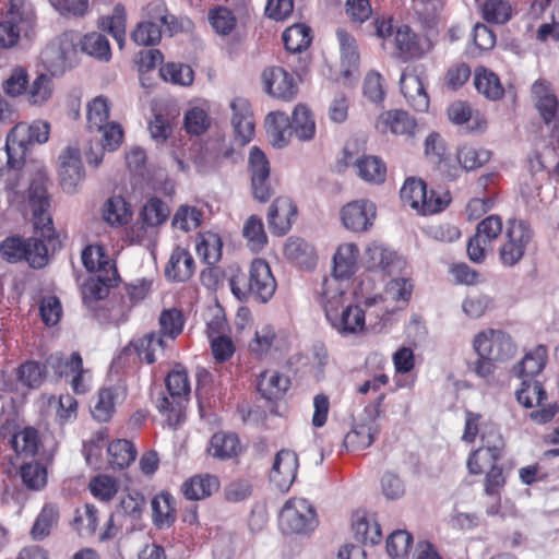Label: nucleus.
<instances>
[{
    "mask_svg": "<svg viewBox=\"0 0 559 559\" xmlns=\"http://www.w3.org/2000/svg\"><path fill=\"white\" fill-rule=\"evenodd\" d=\"M358 248L355 243H344L338 247L337 251L333 257L334 275L331 278L337 280L341 283L342 280L349 278L356 271Z\"/></svg>",
    "mask_w": 559,
    "mask_h": 559,
    "instance_id": "28",
    "label": "nucleus"
},
{
    "mask_svg": "<svg viewBox=\"0 0 559 559\" xmlns=\"http://www.w3.org/2000/svg\"><path fill=\"white\" fill-rule=\"evenodd\" d=\"M284 250L288 259L299 264L312 265L314 263V248L301 238L290 237Z\"/></svg>",
    "mask_w": 559,
    "mask_h": 559,
    "instance_id": "52",
    "label": "nucleus"
},
{
    "mask_svg": "<svg viewBox=\"0 0 559 559\" xmlns=\"http://www.w3.org/2000/svg\"><path fill=\"white\" fill-rule=\"evenodd\" d=\"M165 383L169 396H159L156 408L167 415L168 425L175 427L180 423L182 402L190 394V382L183 369H174L167 374Z\"/></svg>",
    "mask_w": 559,
    "mask_h": 559,
    "instance_id": "7",
    "label": "nucleus"
},
{
    "mask_svg": "<svg viewBox=\"0 0 559 559\" xmlns=\"http://www.w3.org/2000/svg\"><path fill=\"white\" fill-rule=\"evenodd\" d=\"M82 263L88 272L98 271L102 276H108L107 267H109L112 273L114 265L110 264V261L106 257L104 252V248L100 246H87L83 249L82 254Z\"/></svg>",
    "mask_w": 559,
    "mask_h": 559,
    "instance_id": "45",
    "label": "nucleus"
},
{
    "mask_svg": "<svg viewBox=\"0 0 559 559\" xmlns=\"http://www.w3.org/2000/svg\"><path fill=\"white\" fill-rule=\"evenodd\" d=\"M379 404L368 405L355 420L352 430L344 438V445L352 451L365 450L374 441L380 432L378 423Z\"/></svg>",
    "mask_w": 559,
    "mask_h": 559,
    "instance_id": "13",
    "label": "nucleus"
},
{
    "mask_svg": "<svg viewBox=\"0 0 559 559\" xmlns=\"http://www.w3.org/2000/svg\"><path fill=\"white\" fill-rule=\"evenodd\" d=\"M207 451L215 459L229 460L241 452V445L237 435L219 431L212 436Z\"/></svg>",
    "mask_w": 559,
    "mask_h": 559,
    "instance_id": "33",
    "label": "nucleus"
},
{
    "mask_svg": "<svg viewBox=\"0 0 559 559\" xmlns=\"http://www.w3.org/2000/svg\"><path fill=\"white\" fill-rule=\"evenodd\" d=\"M248 171L253 198L261 203L267 202L275 190L271 180L270 162L258 146H252L249 151Z\"/></svg>",
    "mask_w": 559,
    "mask_h": 559,
    "instance_id": "11",
    "label": "nucleus"
},
{
    "mask_svg": "<svg viewBox=\"0 0 559 559\" xmlns=\"http://www.w3.org/2000/svg\"><path fill=\"white\" fill-rule=\"evenodd\" d=\"M102 31L109 33L118 43L121 48L126 37V12L124 8L117 4L114 8L112 14L102 17L99 22Z\"/></svg>",
    "mask_w": 559,
    "mask_h": 559,
    "instance_id": "48",
    "label": "nucleus"
},
{
    "mask_svg": "<svg viewBox=\"0 0 559 559\" xmlns=\"http://www.w3.org/2000/svg\"><path fill=\"white\" fill-rule=\"evenodd\" d=\"M427 186L421 179L408 178L400 190L401 200L405 205L420 210L427 198Z\"/></svg>",
    "mask_w": 559,
    "mask_h": 559,
    "instance_id": "47",
    "label": "nucleus"
},
{
    "mask_svg": "<svg viewBox=\"0 0 559 559\" xmlns=\"http://www.w3.org/2000/svg\"><path fill=\"white\" fill-rule=\"evenodd\" d=\"M57 509L52 504L44 506L31 530L32 538L35 540H43L50 534V531L57 523Z\"/></svg>",
    "mask_w": 559,
    "mask_h": 559,
    "instance_id": "58",
    "label": "nucleus"
},
{
    "mask_svg": "<svg viewBox=\"0 0 559 559\" xmlns=\"http://www.w3.org/2000/svg\"><path fill=\"white\" fill-rule=\"evenodd\" d=\"M383 123L395 134L412 135L416 128L415 119L405 110H390L381 116Z\"/></svg>",
    "mask_w": 559,
    "mask_h": 559,
    "instance_id": "49",
    "label": "nucleus"
},
{
    "mask_svg": "<svg viewBox=\"0 0 559 559\" xmlns=\"http://www.w3.org/2000/svg\"><path fill=\"white\" fill-rule=\"evenodd\" d=\"M242 235L247 239L248 247L254 252H259L267 243L262 218L258 215H251L245 222Z\"/></svg>",
    "mask_w": 559,
    "mask_h": 559,
    "instance_id": "46",
    "label": "nucleus"
},
{
    "mask_svg": "<svg viewBox=\"0 0 559 559\" xmlns=\"http://www.w3.org/2000/svg\"><path fill=\"white\" fill-rule=\"evenodd\" d=\"M318 525L313 506L304 498H292L280 512V526L284 533L307 534Z\"/></svg>",
    "mask_w": 559,
    "mask_h": 559,
    "instance_id": "9",
    "label": "nucleus"
},
{
    "mask_svg": "<svg viewBox=\"0 0 559 559\" xmlns=\"http://www.w3.org/2000/svg\"><path fill=\"white\" fill-rule=\"evenodd\" d=\"M360 178L370 182H382L385 179L386 168L383 162L376 156H362L355 163Z\"/></svg>",
    "mask_w": 559,
    "mask_h": 559,
    "instance_id": "42",
    "label": "nucleus"
},
{
    "mask_svg": "<svg viewBox=\"0 0 559 559\" xmlns=\"http://www.w3.org/2000/svg\"><path fill=\"white\" fill-rule=\"evenodd\" d=\"M298 469L297 454L287 449H282L275 455L270 480L281 490L287 491L293 485Z\"/></svg>",
    "mask_w": 559,
    "mask_h": 559,
    "instance_id": "20",
    "label": "nucleus"
},
{
    "mask_svg": "<svg viewBox=\"0 0 559 559\" xmlns=\"http://www.w3.org/2000/svg\"><path fill=\"white\" fill-rule=\"evenodd\" d=\"M533 238L534 230L530 223L516 218L509 219L504 231V241L499 249L501 263L504 266L516 265L523 259Z\"/></svg>",
    "mask_w": 559,
    "mask_h": 559,
    "instance_id": "8",
    "label": "nucleus"
},
{
    "mask_svg": "<svg viewBox=\"0 0 559 559\" xmlns=\"http://www.w3.org/2000/svg\"><path fill=\"white\" fill-rule=\"evenodd\" d=\"M536 99V108L547 127L559 118V102L557 96L543 81H537L532 87Z\"/></svg>",
    "mask_w": 559,
    "mask_h": 559,
    "instance_id": "26",
    "label": "nucleus"
},
{
    "mask_svg": "<svg viewBox=\"0 0 559 559\" xmlns=\"http://www.w3.org/2000/svg\"><path fill=\"white\" fill-rule=\"evenodd\" d=\"M38 431L34 427H25L11 438V445L19 456L34 457L39 448Z\"/></svg>",
    "mask_w": 559,
    "mask_h": 559,
    "instance_id": "37",
    "label": "nucleus"
},
{
    "mask_svg": "<svg viewBox=\"0 0 559 559\" xmlns=\"http://www.w3.org/2000/svg\"><path fill=\"white\" fill-rule=\"evenodd\" d=\"M461 167L467 171L481 167L490 159V152L473 145H463L456 154Z\"/></svg>",
    "mask_w": 559,
    "mask_h": 559,
    "instance_id": "51",
    "label": "nucleus"
},
{
    "mask_svg": "<svg viewBox=\"0 0 559 559\" xmlns=\"http://www.w3.org/2000/svg\"><path fill=\"white\" fill-rule=\"evenodd\" d=\"M166 343L159 333H147L141 338L130 342V344L123 348V353H130L133 350L138 357L147 362L153 364L155 361V353L157 350L163 352Z\"/></svg>",
    "mask_w": 559,
    "mask_h": 559,
    "instance_id": "30",
    "label": "nucleus"
},
{
    "mask_svg": "<svg viewBox=\"0 0 559 559\" xmlns=\"http://www.w3.org/2000/svg\"><path fill=\"white\" fill-rule=\"evenodd\" d=\"M230 289L239 300H249L265 304L275 293L276 282L265 260L254 259L249 269L248 276L237 275L230 282Z\"/></svg>",
    "mask_w": 559,
    "mask_h": 559,
    "instance_id": "5",
    "label": "nucleus"
},
{
    "mask_svg": "<svg viewBox=\"0 0 559 559\" xmlns=\"http://www.w3.org/2000/svg\"><path fill=\"white\" fill-rule=\"evenodd\" d=\"M219 487L217 477L205 474L187 479L181 487L183 496L191 501L210 497Z\"/></svg>",
    "mask_w": 559,
    "mask_h": 559,
    "instance_id": "31",
    "label": "nucleus"
},
{
    "mask_svg": "<svg viewBox=\"0 0 559 559\" xmlns=\"http://www.w3.org/2000/svg\"><path fill=\"white\" fill-rule=\"evenodd\" d=\"M481 13L489 23L504 24L512 17L513 9L508 0H486Z\"/></svg>",
    "mask_w": 559,
    "mask_h": 559,
    "instance_id": "53",
    "label": "nucleus"
},
{
    "mask_svg": "<svg viewBox=\"0 0 559 559\" xmlns=\"http://www.w3.org/2000/svg\"><path fill=\"white\" fill-rule=\"evenodd\" d=\"M81 50L100 61H108L111 57L110 45L107 37L100 33L86 34L78 40Z\"/></svg>",
    "mask_w": 559,
    "mask_h": 559,
    "instance_id": "39",
    "label": "nucleus"
},
{
    "mask_svg": "<svg viewBox=\"0 0 559 559\" xmlns=\"http://www.w3.org/2000/svg\"><path fill=\"white\" fill-rule=\"evenodd\" d=\"M108 462L112 468H127L136 457V450L132 442L126 439H118L107 447Z\"/></svg>",
    "mask_w": 559,
    "mask_h": 559,
    "instance_id": "36",
    "label": "nucleus"
},
{
    "mask_svg": "<svg viewBox=\"0 0 559 559\" xmlns=\"http://www.w3.org/2000/svg\"><path fill=\"white\" fill-rule=\"evenodd\" d=\"M50 126L43 120L32 124L17 123L7 135L4 147L0 148V175L7 169H20L25 162L29 145L48 141Z\"/></svg>",
    "mask_w": 559,
    "mask_h": 559,
    "instance_id": "4",
    "label": "nucleus"
},
{
    "mask_svg": "<svg viewBox=\"0 0 559 559\" xmlns=\"http://www.w3.org/2000/svg\"><path fill=\"white\" fill-rule=\"evenodd\" d=\"M377 209L369 200H356L347 203L341 210L343 226L353 233H364L370 229L376 219Z\"/></svg>",
    "mask_w": 559,
    "mask_h": 559,
    "instance_id": "16",
    "label": "nucleus"
},
{
    "mask_svg": "<svg viewBox=\"0 0 559 559\" xmlns=\"http://www.w3.org/2000/svg\"><path fill=\"white\" fill-rule=\"evenodd\" d=\"M310 27L306 24H294L283 33L286 50L297 53L307 49L311 44Z\"/></svg>",
    "mask_w": 559,
    "mask_h": 559,
    "instance_id": "40",
    "label": "nucleus"
},
{
    "mask_svg": "<svg viewBox=\"0 0 559 559\" xmlns=\"http://www.w3.org/2000/svg\"><path fill=\"white\" fill-rule=\"evenodd\" d=\"M296 215L297 207L289 198H276L267 213V223L271 231L277 236L285 235L290 229Z\"/></svg>",
    "mask_w": 559,
    "mask_h": 559,
    "instance_id": "22",
    "label": "nucleus"
},
{
    "mask_svg": "<svg viewBox=\"0 0 559 559\" xmlns=\"http://www.w3.org/2000/svg\"><path fill=\"white\" fill-rule=\"evenodd\" d=\"M264 90L273 97L290 100L298 92L294 76L281 67L267 68L262 73Z\"/></svg>",
    "mask_w": 559,
    "mask_h": 559,
    "instance_id": "19",
    "label": "nucleus"
},
{
    "mask_svg": "<svg viewBox=\"0 0 559 559\" xmlns=\"http://www.w3.org/2000/svg\"><path fill=\"white\" fill-rule=\"evenodd\" d=\"M159 74L165 82L188 86L193 82L192 69L182 63H167L159 69Z\"/></svg>",
    "mask_w": 559,
    "mask_h": 559,
    "instance_id": "60",
    "label": "nucleus"
},
{
    "mask_svg": "<svg viewBox=\"0 0 559 559\" xmlns=\"http://www.w3.org/2000/svg\"><path fill=\"white\" fill-rule=\"evenodd\" d=\"M144 496L136 490H132L119 497V503L117 504L116 511L114 513L116 515H126L132 519H139L144 509Z\"/></svg>",
    "mask_w": 559,
    "mask_h": 559,
    "instance_id": "57",
    "label": "nucleus"
},
{
    "mask_svg": "<svg viewBox=\"0 0 559 559\" xmlns=\"http://www.w3.org/2000/svg\"><path fill=\"white\" fill-rule=\"evenodd\" d=\"M209 22L219 35H229L236 27L234 12L226 7H215L209 11Z\"/></svg>",
    "mask_w": 559,
    "mask_h": 559,
    "instance_id": "56",
    "label": "nucleus"
},
{
    "mask_svg": "<svg viewBox=\"0 0 559 559\" xmlns=\"http://www.w3.org/2000/svg\"><path fill=\"white\" fill-rule=\"evenodd\" d=\"M154 524L159 527H169L176 520L174 498L170 493H162L152 500Z\"/></svg>",
    "mask_w": 559,
    "mask_h": 559,
    "instance_id": "38",
    "label": "nucleus"
},
{
    "mask_svg": "<svg viewBox=\"0 0 559 559\" xmlns=\"http://www.w3.org/2000/svg\"><path fill=\"white\" fill-rule=\"evenodd\" d=\"M120 395L121 391L118 388H107L100 390L98 393L97 402L92 411L93 417L100 423L109 420L112 416L115 405Z\"/></svg>",
    "mask_w": 559,
    "mask_h": 559,
    "instance_id": "44",
    "label": "nucleus"
},
{
    "mask_svg": "<svg viewBox=\"0 0 559 559\" xmlns=\"http://www.w3.org/2000/svg\"><path fill=\"white\" fill-rule=\"evenodd\" d=\"M203 214L195 206L181 205L173 217V226L185 233L197 229L202 223Z\"/></svg>",
    "mask_w": 559,
    "mask_h": 559,
    "instance_id": "59",
    "label": "nucleus"
},
{
    "mask_svg": "<svg viewBox=\"0 0 559 559\" xmlns=\"http://www.w3.org/2000/svg\"><path fill=\"white\" fill-rule=\"evenodd\" d=\"M117 278L118 272L114 267L112 276H92L81 288L84 306L102 324L124 322L129 311L146 297L151 288V282L141 280L135 284L126 285L124 293H114L109 299H106Z\"/></svg>",
    "mask_w": 559,
    "mask_h": 559,
    "instance_id": "1",
    "label": "nucleus"
},
{
    "mask_svg": "<svg viewBox=\"0 0 559 559\" xmlns=\"http://www.w3.org/2000/svg\"><path fill=\"white\" fill-rule=\"evenodd\" d=\"M413 545V536L404 530L392 532L386 539V551L393 559L406 557Z\"/></svg>",
    "mask_w": 559,
    "mask_h": 559,
    "instance_id": "61",
    "label": "nucleus"
},
{
    "mask_svg": "<svg viewBox=\"0 0 559 559\" xmlns=\"http://www.w3.org/2000/svg\"><path fill=\"white\" fill-rule=\"evenodd\" d=\"M35 229V236L26 241L27 252L25 260L33 269H41L48 263V250L51 248L56 249L58 239L55 237V233L50 238H46L41 235V229Z\"/></svg>",
    "mask_w": 559,
    "mask_h": 559,
    "instance_id": "25",
    "label": "nucleus"
},
{
    "mask_svg": "<svg viewBox=\"0 0 559 559\" xmlns=\"http://www.w3.org/2000/svg\"><path fill=\"white\" fill-rule=\"evenodd\" d=\"M289 379L276 370H266L258 378V391L266 400L282 397L289 388Z\"/></svg>",
    "mask_w": 559,
    "mask_h": 559,
    "instance_id": "32",
    "label": "nucleus"
},
{
    "mask_svg": "<svg viewBox=\"0 0 559 559\" xmlns=\"http://www.w3.org/2000/svg\"><path fill=\"white\" fill-rule=\"evenodd\" d=\"M23 484L31 490H39L47 483V471L37 462L24 463L20 468Z\"/></svg>",
    "mask_w": 559,
    "mask_h": 559,
    "instance_id": "62",
    "label": "nucleus"
},
{
    "mask_svg": "<svg viewBox=\"0 0 559 559\" xmlns=\"http://www.w3.org/2000/svg\"><path fill=\"white\" fill-rule=\"evenodd\" d=\"M341 50V66L344 78H350L359 66V53L355 38L343 28L336 31Z\"/></svg>",
    "mask_w": 559,
    "mask_h": 559,
    "instance_id": "29",
    "label": "nucleus"
},
{
    "mask_svg": "<svg viewBox=\"0 0 559 559\" xmlns=\"http://www.w3.org/2000/svg\"><path fill=\"white\" fill-rule=\"evenodd\" d=\"M425 154L449 179L457 177L460 168L451 165L450 158L447 157L445 142L439 133L432 132L426 138Z\"/></svg>",
    "mask_w": 559,
    "mask_h": 559,
    "instance_id": "24",
    "label": "nucleus"
},
{
    "mask_svg": "<svg viewBox=\"0 0 559 559\" xmlns=\"http://www.w3.org/2000/svg\"><path fill=\"white\" fill-rule=\"evenodd\" d=\"M168 215V206L158 198L150 199L141 212L143 222L152 227L163 224Z\"/></svg>",
    "mask_w": 559,
    "mask_h": 559,
    "instance_id": "63",
    "label": "nucleus"
},
{
    "mask_svg": "<svg viewBox=\"0 0 559 559\" xmlns=\"http://www.w3.org/2000/svg\"><path fill=\"white\" fill-rule=\"evenodd\" d=\"M176 24V16L167 13L163 2H152L145 8L143 20L138 23L131 38L140 46H155L162 39V27L165 26L173 35Z\"/></svg>",
    "mask_w": 559,
    "mask_h": 559,
    "instance_id": "6",
    "label": "nucleus"
},
{
    "mask_svg": "<svg viewBox=\"0 0 559 559\" xmlns=\"http://www.w3.org/2000/svg\"><path fill=\"white\" fill-rule=\"evenodd\" d=\"M474 85L479 94L490 100H498L504 94V88L498 75L486 68L476 69Z\"/></svg>",
    "mask_w": 559,
    "mask_h": 559,
    "instance_id": "35",
    "label": "nucleus"
},
{
    "mask_svg": "<svg viewBox=\"0 0 559 559\" xmlns=\"http://www.w3.org/2000/svg\"><path fill=\"white\" fill-rule=\"evenodd\" d=\"M82 367V357L80 353L74 352L71 356L64 357L62 354H51L45 362L44 368L52 370L58 377H68Z\"/></svg>",
    "mask_w": 559,
    "mask_h": 559,
    "instance_id": "41",
    "label": "nucleus"
},
{
    "mask_svg": "<svg viewBox=\"0 0 559 559\" xmlns=\"http://www.w3.org/2000/svg\"><path fill=\"white\" fill-rule=\"evenodd\" d=\"M474 349L481 358L504 361L510 359L516 350L511 336L501 330H485L478 333L473 343Z\"/></svg>",
    "mask_w": 559,
    "mask_h": 559,
    "instance_id": "12",
    "label": "nucleus"
},
{
    "mask_svg": "<svg viewBox=\"0 0 559 559\" xmlns=\"http://www.w3.org/2000/svg\"><path fill=\"white\" fill-rule=\"evenodd\" d=\"M109 100L107 97L99 95L87 105V129L93 132L100 130L105 124L109 123Z\"/></svg>",
    "mask_w": 559,
    "mask_h": 559,
    "instance_id": "43",
    "label": "nucleus"
},
{
    "mask_svg": "<svg viewBox=\"0 0 559 559\" xmlns=\"http://www.w3.org/2000/svg\"><path fill=\"white\" fill-rule=\"evenodd\" d=\"M60 185L67 193H74L85 177L80 150L68 146L59 156Z\"/></svg>",
    "mask_w": 559,
    "mask_h": 559,
    "instance_id": "18",
    "label": "nucleus"
},
{
    "mask_svg": "<svg viewBox=\"0 0 559 559\" xmlns=\"http://www.w3.org/2000/svg\"><path fill=\"white\" fill-rule=\"evenodd\" d=\"M46 177L38 171L28 188V203L33 213L34 228L41 229V235L50 238L53 234L52 218L48 212L49 200L46 190Z\"/></svg>",
    "mask_w": 559,
    "mask_h": 559,
    "instance_id": "14",
    "label": "nucleus"
},
{
    "mask_svg": "<svg viewBox=\"0 0 559 559\" xmlns=\"http://www.w3.org/2000/svg\"><path fill=\"white\" fill-rule=\"evenodd\" d=\"M129 214V205L120 195L109 198L103 207V218L111 226L127 223Z\"/></svg>",
    "mask_w": 559,
    "mask_h": 559,
    "instance_id": "54",
    "label": "nucleus"
},
{
    "mask_svg": "<svg viewBox=\"0 0 559 559\" xmlns=\"http://www.w3.org/2000/svg\"><path fill=\"white\" fill-rule=\"evenodd\" d=\"M345 289L335 278H323L320 304L331 326L341 335H356L365 329V312L359 306L344 305Z\"/></svg>",
    "mask_w": 559,
    "mask_h": 559,
    "instance_id": "2",
    "label": "nucleus"
},
{
    "mask_svg": "<svg viewBox=\"0 0 559 559\" xmlns=\"http://www.w3.org/2000/svg\"><path fill=\"white\" fill-rule=\"evenodd\" d=\"M400 88L406 103L418 112L429 108V96L421 73L417 68H406L400 78Z\"/></svg>",
    "mask_w": 559,
    "mask_h": 559,
    "instance_id": "17",
    "label": "nucleus"
},
{
    "mask_svg": "<svg viewBox=\"0 0 559 559\" xmlns=\"http://www.w3.org/2000/svg\"><path fill=\"white\" fill-rule=\"evenodd\" d=\"M53 84L50 76L40 73L27 90V100L31 105L41 106L52 96Z\"/></svg>",
    "mask_w": 559,
    "mask_h": 559,
    "instance_id": "55",
    "label": "nucleus"
},
{
    "mask_svg": "<svg viewBox=\"0 0 559 559\" xmlns=\"http://www.w3.org/2000/svg\"><path fill=\"white\" fill-rule=\"evenodd\" d=\"M195 263L190 252L177 247L171 252L165 269V276L173 282H186L194 273Z\"/></svg>",
    "mask_w": 559,
    "mask_h": 559,
    "instance_id": "27",
    "label": "nucleus"
},
{
    "mask_svg": "<svg viewBox=\"0 0 559 559\" xmlns=\"http://www.w3.org/2000/svg\"><path fill=\"white\" fill-rule=\"evenodd\" d=\"M548 353L545 345H537L530 349L524 357L513 366L511 373L523 380H531L539 374L547 364Z\"/></svg>",
    "mask_w": 559,
    "mask_h": 559,
    "instance_id": "23",
    "label": "nucleus"
},
{
    "mask_svg": "<svg viewBox=\"0 0 559 559\" xmlns=\"http://www.w3.org/2000/svg\"><path fill=\"white\" fill-rule=\"evenodd\" d=\"M267 139L276 147H285L293 134L299 141L307 142L316 135V122L311 110L304 104H298L293 110L292 119L285 112H270L265 119Z\"/></svg>",
    "mask_w": 559,
    "mask_h": 559,
    "instance_id": "3",
    "label": "nucleus"
},
{
    "mask_svg": "<svg viewBox=\"0 0 559 559\" xmlns=\"http://www.w3.org/2000/svg\"><path fill=\"white\" fill-rule=\"evenodd\" d=\"M183 323L181 311L175 308L164 310L159 316V334L174 340L181 333Z\"/></svg>",
    "mask_w": 559,
    "mask_h": 559,
    "instance_id": "64",
    "label": "nucleus"
},
{
    "mask_svg": "<svg viewBox=\"0 0 559 559\" xmlns=\"http://www.w3.org/2000/svg\"><path fill=\"white\" fill-rule=\"evenodd\" d=\"M45 368L38 362L27 360L15 370V383H7L10 391H19L20 386L26 389L39 388L44 380Z\"/></svg>",
    "mask_w": 559,
    "mask_h": 559,
    "instance_id": "34",
    "label": "nucleus"
},
{
    "mask_svg": "<svg viewBox=\"0 0 559 559\" xmlns=\"http://www.w3.org/2000/svg\"><path fill=\"white\" fill-rule=\"evenodd\" d=\"M35 17L32 4L26 0H9L4 19L12 21L24 28H28Z\"/></svg>",
    "mask_w": 559,
    "mask_h": 559,
    "instance_id": "50",
    "label": "nucleus"
},
{
    "mask_svg": "<svg viewBox=\"0 0 559 559\" xmlns=\"http://www.w3.org/2000/svg\"><path fill=\"white\" fill-rule=\"evenodd\" d=\"M230 108L235 141L243 146L252 140L254 134V122L249 103L243 98H237L231 102Z\"/></svg>",
    "mask_w": 559,
    "mask_h": 559,
    "instance_id": "21",
    "label": "nucleus"
},
{
    "mask_svg": "<svg viewBox=\"0 0 559 559\" xmlns=\"http://www.w3.org/2000/svg\"><path fill=\"white\" fill-rule=\"evenodd\" d=\"M502 231V221L499 215H489L477 224L476 233L467 243L468 258L476 263L485 259L486 247Z\"/></svg>",
    "mask_w": 559,
    "mask_h": 559,
    "instance_id": "15",
    "label": "nucleus"
},
{
    "mask_svg": "<svg viewBox=\"0 0 559 559\" xmlns=\"http://www.w3.org/2000/svg\"><path fill=\"white\" fill-rule=\"evenodd\" d=\"M79 37L73 32H66L53 39L41 52V60L52 75L64 73L72 68L76 57Z\"/></svg>",
    "mask_w": 559,
    "mask_h": 559,
    "instance_id": "10",
    "label": "nucleus"
}]
</instances>
